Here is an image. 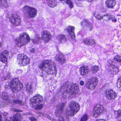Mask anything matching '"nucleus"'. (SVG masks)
<instances>
[{"label": "nucleus", "instance_id": "obj_1", "mask_svg": "<svg viewBox=\"0 0 121 121\" xmlns=\"http://www.w3.org/2000/svg\"><path fill=\"white\" fill-rule=\"evenodd\" d=\"M39 68L42 71H44L48 74H55L57 70L55 62L50 60H44L39 65Z\"/></svg>", "mask_w": 121, "mask_h": 121}, {"label": "nucleus", "instance_id": "obj_2", "mask_svg": "<svg viewBox=\"0 0 121 121\" xmlns=\"http://www.w3.org/2000/svg\"><path fill=\"white\" fill-rule=\"evenodd\" d=\"M43 100L42 95L39 94L35 95L30 99V106L32 107L35 106V108L37 110L42 108L43 105L40 103Z\"/></svg>", "mask_w": 121, "mask_h": 121}, {"label": "nucleus", "instance_id": "obj_3", "mask_svg": "<svg viewBox=\"0 0 121 121\" xmlns=\"http://www.w3.org/2000/svg\"><path fill=\"white\" fill-rule=\"evenodd\" d=\"M30 38L28 34L26 32L21 33L19 38L15 40L16 45L20 48L24 45H26L30 41Z\"/></svg>", "mask_w": 121, "mask_h": 121}, {"label": "nucleus", "instance_id": "obj_4", "mask_svg": "<svg viewBox=\"0 0 121 121\" xmlns=\"http://www.w3.org/2000/svg\"><path fill=\"white\" fill-rule=\"evenodd\" d=\"M10 88L13 92H17L22 89L23 86L17 78L12 79L9 84Z\"/></svg>", "mask_w": 121, "mask_h": 121}, {"label": "nucleus", "instance_id": "obj_5", "mask_svg": "<svg viewBox=\"0 0 121 121\" xmlns=\"http://www.w3.org/2000/svg\"><path fill=\"white\" fill-rule=\"evenodd\" d=\"M22 10L24 13H26V15L28 17H34L36 15V10L34 8L28 5L25 6L22 9Z\"/></svg>", "mask_w": 121, "mask_h": 121}, {"label": "nucleus", "instance_id": "obj_6", "mask_svg": "<svg viewBox=\"0 0 121 121\" xmlns=\"http://www.w3.org/2000/svg\"><path fill=\"white\" fill-rule=\"evenodd\" d=\"M69 108L70 110L68 111V115L73 116L78 111L80 106L78 103L74 101H72L69 104Z\"/></svg>", "mask_w": 121, "mask_h": 121}, {"label": "nucleus", "instance_id": "obj_7", "mask_svg": "<svg viewBox=\"0 0 121 121\" xmlns=\"http://www.w3.org/2000/svg\"><path fill=\"white\" fill-rule=\"evenodd\" d=\"M17 59L18 64L20 66H26L29 63V58L24 54L18 55Z\"/></svg>", "mask_w": 121, "mask_h": 121}, {"label": "nucleus", "instance_id": "obj_8", "mask_svg": "<svg viewBox=\"0 0 121 121\" xmlns=\"http://www.w3.org/2000/svg\"><path fill=\"white\" fill-rule=\"evenodd\" d=\"M65 104L61 103L59 104L56 110L55 115L58 118L59 121H65V119L63 117L60 115L63 112L65 107Z\"/></svg>", "mask_w": 121, "mask_h": 121}, {"label": "nucleus", "instance_id": "obj_9", "mask_svg": "<svg viewBox=\"0 0 121 121\" xmlns=\"http://www.w3.org/2000/svg\"><path fill=\"white\" fill-rule=\"evenodd\" d=\"M104 109L102 105L99 104H97L93 112V117L95 118L99 117Z\"/></svg>", "mask_w": 121, "mask_h": 121}, {"label": "nucleus", "instance_id": "obj_10", "mask_svg": "<svg viewBox=\"0 0 121 121\" xmlns=\"http://www.w3.org/2000/svg\"><path fill=\"white\" fill-rule=\"evenodd\" d=\"M66 90L67 93L72 95L77 93L79 90L78 87L75 85L70 84L68 86Z\"/></svg>", "mask_w": 121, "mask_h": 121}, {"label": "nucleus", "instance_id": "obj_11", "mask_svg": "<svg viewBox=\"0 0 121 121\" xmlns=\"http://www.w3.org/2000/svg\"><path fill=\"white\" fill-rule=\"evenodd\" d=\"M104 93L106 97L109 100L114 99L117 96L116 93L112 90L105 91Z\"/></svg>", "mask_w": 121, "mask_h": 121}, {"label": "nucleus", "instance_id": "obj_12", "mask_svg": "<svg viewBox=\"0 0 121 121\" xmlns=\"http://www.w3.org/2000/svg\"><path fill=\"white\" fill-rule=\"evenodd\" d=\"M12 17L10 20L11 23L16 26L19 25L20 24L21 20L19 16L15 13L12 15Z\"/></svg>", "mask_w": 121, "mask_h": 121}, {"label": "nucleus", "instance_id": "obj_13", "mask_svg": "<svg viewBox=\"0 0 121 121\" xmlns=\"http://www.w3.org/2000/svg\"><path fill=\"white\" fill-rule=\"evenodd\" d=\"M9 52L7 50H4L0 53V60L3 62H7V58L9 54Z\"/></svg>", "mask_w": 121, "mask_h": 121}, {"label": "nucleus", "instance_id": "obj_14", "mask_svg": "<svg viewBox=\"0 0 121 121\" xmlns=\"http://www.w3.org/2000/svg\"><path fill=\"white\" fill-rule=\"evenodd\" d=\"M51 37V35L49 32L46 30L42 32V37L45 42H48L50 40Z\"/></svg>", "mask_w": 121, "mask_h": 121}, {"label": "nucleus", "instance_id": "obj_15", "mask_svg": "<svg viewBox=\"0 0 121 121\" xmlns=\"http://www.w3.org/2000/svg\"><path fill=\"white\" fill-rule=\"evenodd\" d=\"M81 25L86 27L90 30H91L93 28L92 24L88 20L84 19L81 22Z\"/></svg>", "mask_w": 121, "mask_h": 121}, {"label": "nucleus", "instance_id": "obj_16", "mask_svg": "<svg viewBox=\"0 0 121 121\" xmlns=\"http://www.w3.org/2000/svg\"><path fill=\"white\" fill-rule=\"evenodd\" d=\"M89 70L88 66H83L79 68V71L81 75L85 76L88 74Z\"/></svg>", "mask_w": 121, "mask_h": 121}, {"label": "nucleus", "instance_id": "obj_17", "mask_svg": "<svg viewBox=\"0 0 121 121\" xmlns=\"http://www.w3.org/2000/svg\"><path fill=\"white\" fill-rule=\"evenodd\" d=\"M74 27L73 26H69L65 30H67L70 34V37L72 40L74 41L75 40V36L74 32Z\"/></svg>", "mask_w": 121, "mask_h": 121}, {"label": "nucleus", "instance_id": "obj_18", "mask_svg": "<svg viewBox=\"0 0 121 121\" xmlns=\"http://www.w3.org/2000/svg\"><path fill=\"white\" fill-rule=\"evenodd\" d=\"M116 2L115 0H107L105 1V4L108 8L112 9L115 5Z\"/></svg>", "mask_w": 121, "mask_h": 121}, {"label": "nucleus", "instance_id": "obj_19", "mask_svg": "<svg viewBox=\"0 0 121 121\" xmlns=\"http://www.w3.org/2000/svg\"><path fill=\"white\" fill-rule=\"evenodd\" d=\"M83 41L85 44L91 46L95 45V41L93 39L87 38L84 39Z\"/></svg>", "mask_w": 121, "mask_h": 121}, {"label": "nucleus", "instance_id": "obj_20", "mask_svg": "<svg viewBox=\"0 0 121 121\" xmlns=\"http://www.w3.org/2000/svg\"><path fill=\"white\" fill-rule=\"evenodd\" d=\"M57 39L62 43H65L67 41V37L65 35H59L56 37Z\"/></svg>", "mask_w": 121, "mask_h": 121}, {"label": "nucleus", "instance_id": "obj_21", "mask_svg": "<svg viewBox=\"0 0 121 121\" xmlns=\"http://www.w3.org/2000/svg\"><path fill=\"white\" fill-rule=\"evenodd\" d=\"M96 86L95 83L93 84L90 81V80L89 79L87 82L86 87V88L89 89L93 90L94 89Z\"/></svg>", "mask_w": 121, "mask_h": 121}, {"label": "nucleus", "instance_id": "obj_22", "mask_svg": "<svg viewBox=\"0 0 121 121\" xmlns=\"http://www.w3.org/2000/svg\"><path fill=\"white\" fill-rule=\"evenodd\" d=\"M41 39V38L40 36L37 34L35 36L34 39H32L31 40L34 44H37L39 43Z\"/></svg>", "mask_w": 121, "mask_h": 121}, {"label": "nucleus", "instance_id": "obj_23", "mask_svg": "<svg viewBox=\"0 0 121 121\" xmlns=\"http://www.w3.org/2000/svg\"><path fill=\"white\" fill-rule=\"evenodd\" d=\"M48 5L50 7L53 8L56 5L57 2L56 0H48Z\"/></svg>", "mask_w": 121, "mask_h": 121}, {"label": "nucleus", "instance_id": "obj_24", "mask_svg": "<svg viewBox=\"0 0 121 121\" xmlns=\"http://www.w3.org/2000/svg\"><path fill=\"white\" fill-rule=\"evenodd\" d=\"M61 2L64 4V3H66L69 5V7L70 8H73V2L71 0H60Z\"/></svg>", "mask_w": 121, "mask_h": 121}, {"label": "nucleus", "instance_id": "obj_25", "mask_svg": "<svg viewBox=\"0 0 121 121\" xmlns=\"http://www.w3.org/2000/svg\"><path fill=\"white\" fill-rule=\"evenodd\" d=\"M8 6L7 0H0V7L3 8Z\"/></svg>", "mask_w": 121, "mask_h": 121}, {"label": "nucleus", "instance_id": "obj_26", "mask_svg": "<svg viewBox=\"0 0 121 121\" xmlns=\"http://www.w3.org/2000/svg\"><path fill=\"white\" fill-rule=\"evenodd\" d=\"M0 97L3 99L8 100L9 99V96L8 93L4 92H1L0 93Z\"/></svg>", "mask_w": 121, "mask_h": 121}, {"label": "nucleus", "instance_id": "obj_27", "mask_svg": "<svg viewBox=\"0 0 121 121\" xmlns=\"http://www.w3.org/2000/svg\"><path fill=\"white\" fill-rule=\"evenodd\" d=\"M111 66L113 69H115V74L117 73L118 71H119L118 66L117 65L116 63H115L114 62H113Z\"/></svg>", "mask_w": 121, "mask_h": 121}, {"label": "nucleus", "instance_id": "obj_28", "mask_svg": "<svg viewBox=\"0 0 121 121\" xmlns=\"http://www.w3.org/2000/svg\"><path fill=\"white\" fill-rule=\"evenodd\" d=\"M89 80L93 84L95 83V85L96 86L98 82V78L96 77H92L90 78Z\"/></svg>", "mask_w": 121, "mask_h": 121}, {"label": "nucleus", "instance_id": "obj_29", "mask_svg": "<svg viewBox=\"0 0 121 121\" xmlns=\"http://www.w3.org/2000/svg\"><path fill=\"white\" fill-rule=\"evenodd\" d=\"M92 72L93 73H95L99 70V67L97 65H94L91 67Z\"/></svg>", "mask_w": 121, "mask_h": 121}, {"label": "nucleus", "instance_id": "obj_30", "mask_svg": "<svg viewBox=\"0 0 121 121\" xmlns=\"http://www.w3.org/2000/svg\"><path fill=\"white\" fill-rule=\"evenodd\" d=\"M111 15L109 13L106 14L102 16L103 19H104L106 21H108L111 20Z\"/></svg>", "mask_w": 121, "mask_h": 121}, {"label": "nucleus", "instance_id": "obj_31", "mask_svg": "<svg viewBox=\"0 0 121 121\" xmlns=\"http://www.w3.org/2000/svg\"><path fill=\"white\" fill-rule=\"evenodd\" d=\"M64 55L61 53H60L56 55L55 57L56 59L58 61H60L61 59L64 57Z\"/></svg>", "mask_w": 121, "mask_h": 121}, {"label": "nucleus", "instance_id": "obj_32", "mask_svg": "<svg viewBox=\"0 0 121 121\" xmlns=\"http://www.w3.org/2000/svg\"><path fill=\"white\" fill-rule=\"evenodd\" d=\"M13 102L16 104H18L19 105H23L24 104V102L21 100H14L13 101Z\"/></svg>", "mask_w": 121, "mask_h": 121}, {"label": "nucleus", "instance_id": "obj_33", "mask_svg": "<svg viewBox=\"0 0 121 121\" xmlns=\"http://www.w3.org/2000/svg\"><path fill=\"white\" fill-rule=\"evenodd\" d=\"M94 13V16L96 18L99 20H100L103 19L102 16L99 17L100 14L99 13H97L96 11Z\"/></svg>", "mask_w": 121, "mask_h": 121}, {"label": "nucleus", "instance_id": "obj_34", "mask_svg": "<svg viewBox=\"0 0 121 121\" xmlns=\"http://www.w3.org/2000/svg\"><path fill=\"white\" fill-rule=\"evenodd\" d=\"M32 85L31 84L28 85L26 87V90L28 92L30 93L32 91Z\"/></svg>", "mask_w": 121, "mask_h": 121}, {"label": "nucleus", "instance_id": "obj_35", "mask_svg": "<svg viewBox=\"0 0 121 121\" xmlns=\"http://www.w3.org/2000/svg\"><path fill=\"white\" fill-rule=\"evenodd\" d=\"M89 118V116L87 114H85L81 118L80 121H86Z\"/></svg>", "mask_w": 121, "mask_h": 121}, {"label": "nucleus", "instance_id": "obj_36", "mask_svg": "<svg viewBox=\"0 0 121 121\" xmlns=\"http://www.w3.org/2000/svg\"><path fill=\"white\" fill-rule=\"evenodd\" d=\"M114 113L116 114L117 117L120 118L121 117V108L120 109L117 111H115Z\"/></svg>", "mask_w": 121, "mask_h": 121}, {"label": "nucleus", "instance_id": "obj_37", "mask_svg": "<svg viewBox=\"0 0 121 121\" xmlns=\"http://www.w3.org/2000/svg\"><path fill=\"white\" fill-rule=\"evenodd\" d=\"M19 116V119L22 118L21 116V114L19 113L17 115H14L13 116V121H18L17 118V116Z\"/></svg>", "mask_w": 121, "mask_h": 121}, {"label": "nucleus", "instance_id": "obj_38", "mask_svg": "<svg viewBox=\"0 0 121 121\" xmlns=\"http://www.w3.org/2000/svg\"><path fill=\"white\" fill-rule=\"evenodd\" d=\"M117 85L118 88L121 91V77L120 78H119L118 80Z\"/></svg>", "mask_w": 121, "mask_h": 121}, {"label": "nucleus", "instance_id": "obj_39", "mask_svg": "<svg viewBox=\"0 0 121 121\" xmlns=\"http://www.w3.org/2000/svg\"><path fill=\"white\" fill-rule=\"evenodd\" d=\"M114 59L115 60L121 63V57L117 55L116 56L114 57Z\"/></svg>", "mask_w": 121, "mask_h": 121}, {"label": "nucleus", "instance_id": "obj_40", "mask_svg": "<svg viewBox=\"0 0 121 121\" xmlns=\"http://www.w3.org/2000/svg\"><path fill=\"white\" fill-rule=\"evenodd\" d=\"M4 78H2L1 79V80L2 81H4L5 80H7L9 79L10 78L9 74V73L8 74H7L5 76H4Z\"/></svg>", "mask_w": 121, "mask_h": 121}, {"label": "nucleus", "instance_id": "obj_41", "mask_svg": "<svg viewBox=\"0 0 121 121\" xmlns=\"http://www.w3.org/2000/svg\"><path fill=\"white\" fill-rule=\"evenodd\" d=\"M111 19L112 22H115L117 21V19L113 16L111 15Z\"/></svg>", "mask_w": 121, "mask_h": 121}, {"label": "nucleus", "instance_id": "obj_42", "mask_svg": "<svg viewBox=\"0 0 121 121\" xmlns=\"http://www.w3.org/2000/svg\"><path fill=\"white\" fill-rule=\"evenodd\" d=\"M60 61H58L61 64H64L66 61V59L64 57L61 59Z\"/></svg>", "mask_w": 121, "mask_h": 121}, {"label": "nucleus", "instance_id": "obj_43", "mask_svg": "<svg viewBox=\"0 0 121 121\" xmlns=\"http://www.w3.org/2000/svg\"><path fill=\"white\" fill-rule=\"evenodd\" d=\"M29 118L31 121H37V119L33 117H30Z\"/></svg>", "mask_w": 121, "mask_h": 121}, {"label": "nucleus", "instance_id": "obj_44", "mask_svg": "<svg viewBox=\"0 0 121 121\" xmlns=\"http://www.w3.org/2000/svg\"><path fill=\"white\" fill-rule=\"evenodd\" d=\"M46 117L48 119L54 121L55 120L54 119L52 118L51 117L48 115H46Z\"/></svg>", "mask_w": 121, "mask_h": 121}, {"label": "nucleus", "instance_id": "obj_45", "mask_svg": "<svg viewBox=\"0 0 121 121\" xmlns=\"http://www.w3.org/2000/svg\"><path fill=\"white\" fill-rule=\"evenodd\" d=\"M39 116L41 117H42L44 115V113L43 112H39L38 113Z\"/></svg>", "mask_w": 121, "mask_h": 121}, {"label": "nucleus", "instance_id": "obj_46", "mask_svg": "<svg viewBox=\"0 0 121 121\" xmlns=\"http://www.w3.org/2000/svg\"><path fill=\"white\" fill-rule=\"evenodd\" d=\"M5 106L4 104V103L3 102H0V108H1L4 107Z\"/></svg>", "mask_w": 121, "mask_h": 121}, {"label": "nucleus", "instance_id": "obj_47", "mask_svg": "<svg viewBox=\"0 0 121 121\" xmlns=\"http://www.w3.org/2000/svg\"><path fill=\"white\" fill-rule=\"evenodd\" d=\"M12 121V119L11 117H8L6 118L5 121Z\"/></svg>", "mask_w": 121, "mask_h": 121}, {"label": "nucleus", "instance_id": "obj_48", "mask_svg": "<svg viewBox=\"0 0 121 121\" xmlns=\"http://www.w3.org/2000/svg\"><path fill=\"white\" fill-rule=\"evenodd\" d=\"M16 72L18 73H21L22 72V70L21 69H19Z\"/></svg>", "mask_w": 121, "mask_h": 121}, {"label": "nucleus", "instance_id": "obj_49", "mask_svg": "<svg viewBox=\"0 0 121 121\" xmlns=\"http://www.w3.org/2000/svg\"><path fill=\"white\" fill-rule=\"evenodd\" d=\"M80 84L82 86L84 85V82L83 81H80Z\"/></svg>", "mask_w": 121, "mask_h": 121}, {"label": "nucleus", "instance_id": "obj_50", "mask_svg": "<svg viewBox=\"0 0 121 121\" xmlns=\"http://www.w3.org/2000/svg\"><path fill=\"white\" fill-rule=\"evenodd\" d=\"M12 111H15L16 112H21V110H18L17 109H12Z\"/></svg>", "mask_w": 121, "mask_h": 121}, {"label": "nucleus", "instance_id": "obj_51", "mask_svg": "<svg viewBox=\"0 0 121 121\" xmlns=\"http://www.w3.org/2000/svg\"><path fill=\"white\" fill-rule=\"evenodd\" d=\"M30 51L31 52L33 53L35 52V50L34 48H32L30 50Z\"/></svg>", "mask_w": 121, "mask_h": 121}, {"label": "nucleus", "instance_id": "obj_52", "mask_svg": "<svg viewBox=\"0 0 121 121\" xmlns=\"http://www.w3.org/2000/svg\"><path fill=\"white\" fill-rule=\"evenodd\" d=\"M3 115L5 116H7L8 115V113L5 112H4L3 113Z\"/></svg>", "mask_w": 121, "mask_h": 121}, {"label": "nucleus", "instance_id": "obj_53", "mask_svg": "<svg viewBox=\"0 0 121 121\" xmlns=\"http://www.w3.org/2000/svg\"><path fill=\"white\" fill-rule=\"evenodd\" d=\"M96 121H106L105 120L103 119H98L96 120Z\"/></svg>", "mask_w": 121, "mask_h": 121}, {"label": "nucleus", "instance_id": "obj_54", "mask_svg": "<svg viewBox=\"0 0 121 121\" xmlns=\"http://www.w3.org/2000/svg\"><path fill=\"white\" fill-rule=\"evenodd\" d=\"M2 121V120L1 117V116L0 115V121Z\"/></svg>", "mask_w": 121, "mask_h": 121}, {"label": "nucleus", "instance_id": "obj_55", "mask_svg": "<svg viewBox=\"0 0 121 121\" xmlns=\"http://www.w3.org/2000/svg\"><path fill=\"white\" fill-rule=\"evenodd\" d=\"M119 121H121V117L118 119Z\"/></svg>", "mask_w": 121, "mask_h": 121}, {"label": "nucleus", "instance_id": "obj_56", "mask_svg": "<svg viewBox=\"0 0 121 121\" xmlns=\"http://www.w3.org/2000/svg\"><path fill=\"white\" fill-rule=\"evenodd\" d=\"M120 98H121V96H120Z\"/></svg>", "mask_w": 121, "mask_h": 121}]
</instances>
